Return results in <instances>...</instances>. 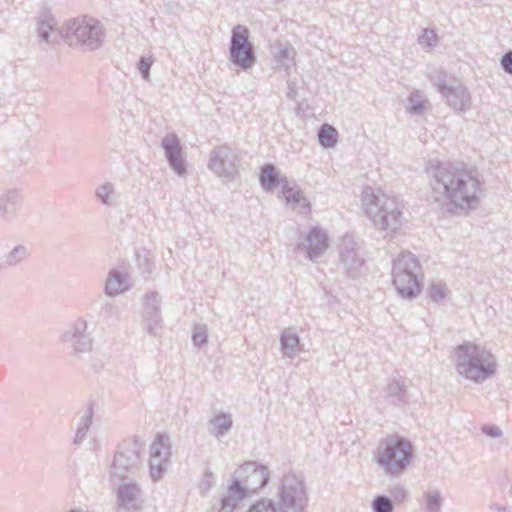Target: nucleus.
<instances>
[{"instance_id": "obj_1", "label": "nucleus", "mask_w": 512, "mask_h": 512, "mask_svg": "<svg viewBox=\"0 0 512 512\" xmlns=\"http://www.w3.org/2000/svg\"><path fill=\"white\" fill-rule=\"evenodd\" d=\"M426 173L436 201L448 202L461 210L477 208L481 182L476 169L463 162L430 161Z\"/></svg>"}, {"instance_id": "obj_2", "label": "nucleus", "mask_w": 512, "mask_h": 512, "mask_svg": "<svg viewBox=\"0 0 512 512\" xmlns=\"http://www.w3.org/2000/svg\"><path fill=\"white\" fill-rule=\"evenodd\" d=\"M362 206L376 228L388 233L400 230L404 206L396 198L367 186L362 191Z\"/></svg>"}, {"instance_id": "obj_3", "label": "nucleus", "mask_w": 512, "mask_h": 512, "mask_svg": "<svg viewBox=\"0 0 512 512\" xmlns=\"http://www.w3.org/2000/svg\"><path fill=\"white\" fill-rule=\"evenodd\" d=\"M455 355L459 375L475 383L486 381L496 372L494 355L482 346L465 342L456 347Z\"/></svg>"}, {"instance_id": "obj_4", "label": "nucleus", "mask_w": 512, "mask_h": 512, "mask_svg": "<svg viewBox=\"0 0 512 512\" xmlns=\"http://www.w3.org/2000/svg\"><path fill=\"white\" fill-rule=\"evenodd\" d=\"M393 285L406 300L416 298L422 289L423 273L417 257L411 252L401 253L392 267Z\"/></svg>"}, {"instance_id": "obj_5", "label": "nucleus", "mask_w": 512, "mask_h": 512, "mask_svg": "<svg viewBox=\"0 0 512 512\" xmlns=\"http://www.w3.org/2000/svg\"><path fill=\"white\" fill-rule=\"evenodd\" d=\"M413 457V446L401 436L387 437L377 449V463L391 477L402 475Z\"/></svg>"}, {"instance_id": "obj_6", "label": "nucleus", "mask_w": 512, "mask_h": 512, "mask_svg": "<svg viewBox=\"0 0 512 512\" xmlns=\"http://www.w3.org/2000/svg\"><path fill=\"white\" fill-rule=\"evenodd\" d=\"M65 39L70 46H79L93 51L102 46L105 30L99 20L84 15L67 23Z\"/></svg>"}, {"instance_id": "obj_7", "label": "nucleus", "mask_w": 512, "mask_h": 512, "mask_svg": "<svg viewBox=\"0 0 512 512\" xmlns=\"http://www.w3.org/2000/svg\"><path fill=\"white\" fill-rule=\"evenodd\" d=\"M281 512H306L308 506V493L304 480L295 474H285L277 488Z\"/></svg>"}, {"instance_id": "obj_8", "label": "nucleus", "mask_w": 512, "mask_h": 512, "mask_svg": "<svg viewBox=\"0 0 512 512\" xmlns=\"http://www.w3.org/2000/svg\"><path fill=\"white\" fill-rule=\"evenodd\" d=\"M256 60L248 28L240 24L234 26L230 38L229 61L239 69L247 71L255 65Z\"/></svg>"}, {"instance_id": "obj_9", "label": "nucleus", "mask_w": 512, "mask_h": 512, "mask_svg": "<svg viewBox=\"0 0 512 512\" xmlns=\"http://www.w3.org/2000/svg\"><path fill=\"white\" fill-rule=\"evenodd\" d=\"M144 444L140 439L125 440L114 455L111 475L126 480L127 474H133L141 464Z\"/></svg>"}, {"instance_id": "obj_10", "label": "nucleus", "mask_w": 512, "mask_h": 512, "mask_svg": "<svg viewBox=\"0 0 512 512\" xmlns=\"http://www.w3.org/2000/svg\"><path fill=\"white\" fill-rule=\"evenodd\" d=\"M239 158L227 145L215 146L209 154V169L226 181H233L238 174Z\"/></svg>"}, {"instance_id": "obj_11", "label": "nucleus", "mask_w": 512, "mask_h": 512, "mask_svg": "<svg viewBox=\"0 0 512 512\" xmlns=\"http://www.w3.org/2000/svg\"><path fill=\"white\" fill-rule=\"evenodd\" d=\"M339 252V268L351 279H357L362 273L365 263L363 257L359 253L357 243L351 236L345 235L338 247Z\"/></svg>"}, {"instance_id": "obj_12", "label": "nucleus", "mask_w": 512, "mask_h": 512, "mask_svg": "<svg viewBox=\"0 0 512 512\" xmlns=\"http://www.w3.org/2000/svg\"><path fill=\"white\" fill-rule=\"evenodd\" d=\"M62 343L69 344L74 354L90 352L93 348L92 332L88 330V322L79 317L60 335Z\"/></svg>"}, {"instance_id": "obj_13", "label": "nucleus", "mask_w": 512, "mask_h": 512, "mask_svg": "<svg viewBox=\"0 0 512 512\" xmlns=\"http://www.w3.org/2000/svg\"><path fill=\"white\" fill-rule=\"evenodd\" d=\"M234 472L252 494L264 488L270 480L268 467L256 461H246Z\"/></svg>"}, {"instance_id": "obj_14", "label": "nucleus", "mask_w": 512, "mask_h": 512, "mask_svg": "<svg viewBox=\"0 0 512 512\" xmlns=\"http://www.w3.org/2000/svg\"><path fill=\"white\" fill-rule=\"evenodd\" d=\"M171 456L169 438L158 434L150 447L149 470L153 481L160 480L165 474Z\"/></svg>"}, {"instance_id": "obj_15", "label": "nucleus", "mask_w": 512, "mask_h": 512, "mask_svg": "<svg viewBox=\"0 0 512 512\" xmlns=\"http://www.w3.org/2000/svg\"><path fill=\"white\" fill-rule=\"evenodd\" d=\"M298 239L300 242L297 249L304 250L306 257L312 262H316L329 246L327 232L318 226H314L308 232L300 234Z\"/></svg>"}, {"instance_id": "obj_16", "label": "nucleus", "mask_w": 512, "mask_h": 512, "mask_svg": "<svg viewBox=\"0 0 512 512\" xmlns=\"http://www.w3.org/2000/svg\"><path fill=\"white\" fill-rule=\"evenodd\" d=\"M160 304L161 298L157 292L150 291L145 294L142 327L151 336H157L163 327Z\"/></svg>"}, {"instance_id": "obj_17", "label": "nucleus", "mask_w": 512, "mask_h": 512, "mask_svg": "<svg viewBox=\"0 0 512 512\" xmlns=\"http://www.w3.org/2000/svg\"><path fill=\"white\" fill-rule=\"evenodd\" d=\"M166 160L170 168L178 175L186 174V164L180 140L175 133L166 134L161 141Z\"/></svg>"}, {"instance_id": "obj_18", "label": "nucleus", "mask_w": 512, "mask_h": 512, "mask_svg": "<svg viewBox=\"0 0 512 512\" xmlns=\"http://www.w3.org/2000/svg\"><path fill=\"white\" fill-rule=\"evenodd\" d=\"M252 494L241 479L232 475L231 484L227 487L226 494L220 500L218 512H233L248 495Z\"/></svg>"}, {"instance_id": "obj_19", "label": "nucleus", "mask_w": 512, "mask_h": 512, "mask_svg": "<svg viewBox=\"0 0 512 512\" xmlns=\"http://www.w3.org/2000/svg\"><path fill=\"white\" fill-rule=\"evenodd\" d=\"M441 95L445 98L447 105L455 111H466L471 107L470 92L465 85L457 80H453V84Z\"/></svg>"}, {"instance_id": "obj_20", "label": "nucleus", "mask_w": 512, "mask_h": 512, "mask_svg": "<svg viewBox=\"0 0 512 512\" xmlns=\"http://www.w3.org/2000/svg\"><path fill=\"white\" fill-rule=\"evenodd\" d=\"M22 195L18 189H7L0 194V218L13 222L21 209Z\"/></svg>"}, {"instance_id": "obj_21", "label": "nucleus", "mask_w": 512, "mask_h": 512, "mask_svg": "<svg viewBox=\"0 0 512 512\" xmlns=\"http://www.w3.org/2000/svg\"><path fill=\"white\" fill-rule=\"evenodd\" d=\"M384 398L395 406H404L409 403V392L406 380L402 377L391 379L384 388Z\"/></svg>"}, {"instance_id": "obj_22", "label": "nucleus", "mask_w": 512, "mask_h": 512, "mask_svg": "<svg viewBox=\"0 0 512 512\" xmlns=\"http://www.w3.org/2000/svg\"><path fill=\"white\" fill-rule=\"evenodd\" d=\"M141 494V489L135 483L126 477L123 483L117 489V503L119 508L126 511L137 509V499Z\"/></svg>"}, {"instance_id": "obj_23", "label": "nucleus", "mask_w": 512, "mask_h": 512, "mask_svg": "<svg viewBox=\"0 0 512 512\" xmlns=\"http://www.w3.org/2000/svg\"><path fill=\"white\" fill-rule=\"evenodd\" d=\"M129 279L130 277L127 273H123L117 269L110 270L105 282V294L113 297L125 293L131 288Z\"/></svg>"}, {"instance_id": "obj_24", "label": "nucleus", "mask_w": 512, "mask_h": 512, "mask_svg": "<svg viewBox=\"0 0 512 512\" xmlns=\"http://www.w3.org/2000/svg\"><path fill=\"white\" fill-rule=\"evenodd\" d=\"M95 197L101 204L108 207H116L120 203V193L111 182L98 185L95 189Z\"/></svg>"}, {"instance_id": "obj_25", "label": "nucleus", "mask_w": 512, "mask_h": 512, "mask_svg": "<svg viewBox=\"0 0 512 512\" xmlns=\"http://www.w3.org/2000/svg\"><path fill=\"white\" fill-rule=\"evenodd\" d=\"M232 416L228 413L220 412L208 422L209 433L218 439L225 436L232 428Z\"/></svg>"}, {"instance_id": "obj_26", "label": "nucleus", "mask_w": 512, "mask_h": 512, "mask_svg": "<svg viewBox=\"0 0 512 512\" xmlns=\"http://www.w3.org/2000/svg\"><path fill=\"white\" fill-rule=\"evenodd\" d=\"M281 350L285 356L293 357L300 350V338L292 329H285L280 337Z\"/></svg>"}, {"instance_id": "obj_27", "label": "nucleus", "mask_w": 512, "mask_h": 512, "mask_svg": "<svg viewBox=\"0 0 512 512\" xmlns=\"http://www.w3.org/2000/svg\"><path fill=\"white\" fill-rule=\"evenodd\" d=\"M282 194L287 204L299 205L302 208H310L309 200L303 195L302 191L295 187H290L286 179L282 182Z\"/></svg>"}, {"instance_id": "obj_28", "label": "nucleus", "mask_w": 512, "mask_h": 512, "mask_svg": "<svg viewBox=\"0 0 512 512\" xmlns=\"http://www.w3.org/2000/svg\"><path fill=\"white\" fill-rule=\"evenodd\" d=\"M260 184L265 190H272L278 184L282 185L283 180H280V175L273 164H265L260 172Z\"/></svg>"}, {"instance_id": "obj_29", "label": "nucleus", "mask_w": 512, "mask_h": 512, "mask_svg": "<svg viewBox=\"0 0 512 512\" xmlns=\"http://www.w3.org/2000/svg\"><path fill=\"white\" fill-rule=\"evenodd\" d=\"M94 410L92 405H89L80 417L79 424L76 430L74 443L81 444L87 437L88 431L92 424Z\"/></svg>"}, {"instance_id": "obj_30", "label": "nucleus", "mask_w": 512, "mask_h": 512, "mask_svg": "<svg viewBox=\"0 0 512 512\" xmlns=\"http://www.w3.org/2000/svg\"><path fill=\"white\" fill-rule=\"evenodd\" d=\"M30 256V251L25 245H17L8 252L1 264L2 267H15Z\"/></svg>"}, {"instance_id": "obj_31", "label": "nucleus", "mask_w": 512, "mask_h": 512, "mask_svg": "<svg viewBox=\"0 0 512 512\" xmlns=\"http://www.w3.org/2000/svg\"><path fill=\"white\" fill-rule=\"evenodd\" d=\"M56 25L57 21L51 13L44 12L40 14L37 21V32L39 37L49 43L50 32L56 27Z\"/></svg>"}, {"instance_id": "obj_32", "label": "nucleus", "mask_w": 512, "mask_h": 512, "mask_svg": "<svg viewBox=\"0 0 512 512\" xmlns=\"http://www.w3.org/2000/svg\"><path fill=\"white\" fill-rule=\"evenodd\" d=\"M318 141L323 148H333L338 141V132L330 124H323L318 130Z\"/></svg>"}, {"instance_id": "obj_33", "label": "nucleus", "mask_w": 512, "mask_h": 512, "mask_svg": "<svg viewBox=\"0 0 512 512\" xmlns=\"http://www.w3.org/2000/svg\"><path fill=\"white\" fill-rule=\"evenodd\" d=\"M427 104L418 91H413L408 97L407 111L412 115H422Z\"/></svg>"}, {"instance_id": "obj_34", "label": "nucleus", "mask_w": 512, "mask_h": 512, "mask_svg": "<svg viewBox=\"0 0 512 512\" xmlns=\"http://www.w3.org/2000/svg\"><path fill=\"white\" fill-rule=\"evenodd\" d=\"M246 512H281V510L273 499L263 497L251 504Z\"/></svg>"}, {"instance_id": "obj_35", "label": "nucleus", "mask_w": 512, "mask_h": 512, "mask_svg": "<svg viewBox=\"0 0 512 512\" xmlns=\"http://www.w3.org/2000/svg\"><path fill=\"white\" fill-rule=\"evenodd\" d=\"M394 507L393 500L387 495L378 494L371 502L373 512H394Z\"/></svg>"}, {"instance_id": "obj_36", "label": "nucleus", "mask_w": 512, "mask_h": 512, "mask_svg": "<svg viewBox=\"0 0 512 512\" xmlns=\"http://www.w3.org/2000/svg\"><path fill=\"white\" fill-rule=\"evenodd\" d=\"M443 504V498L439 490L428 491L425 493L426 512H440Z\"/></svg>"}, {"instance_id": "obj_37", "label": "nucleus", "mask_w": 512, "mask_h": 512, "mask_svg": "<svg viewBox=\"0 0 512 512\" xmlns=\"http://www.w3.org/2000/svg\"><path fill=\"white\" fill-rule=\"evenodd\" d=\"M193 344L197 347H202L208 341V328L205 324H195L192 333Z\"/></svg>"}, {"instance_id": "obj_38", "label": "nucleus", "mask_w": 512, "mask_h": 512, "mask_svg": "<svg viewBox=\"0 0 512 512\" xmlns=\"http://www.w3.org/2000/svg\"><path fill=\"white\" fill-rule=\"evenodd\" d=\"M431 81L433 85L437 88L438 92L443 94L445 90L453 84V81H449L448 74L444 71H438L436 72L432 78Z\"/></svg>"}, {"instance_id": "obj_39", "label": "nucleus", "mask_w": 512, "mask_h": 512, "mask_svg": "<svg viewBox=\"0 0 512 512\" xmlns=\"http://www.w3.org/2000/svg\"><path fill=\"white\" fill-rule=\"evenodd\" d=\"M447 291L448 290H447L445 284L440 283V282L432 283L431 286L429 287V298L433 302L439 303L442 300H444V298L447 295Z\"/></svg>"}, {"instance_id": "obj_40", "label": "nucleus", "mask_w": 512, "mask_h": 512, "mask_svg": "<svg viewBox=\"0 0 512 512\" xmlns=\"http://www.w3.org/2000/svg\"><path fill=\"white\" fill-rule=\"evenodd\" d=\"M295 50L293 47L286 45L281 48L277 54V59L281 65L289 68L294 63Z\"/></svg>"}, {"instance_id": "obj_41", "label": "nucleus", "mask_w": 512, "mask_h": 512, "mask_svg": "<svg viewBox=\"0 0 512 512\" xmlns=\"http://www.w3.org/2000/svg\"><path fill=\"white\" fill-rule=\"evenodd\" d=\"M154 62L153 56H141L137 62V69L139 70L142 78L148 80L150 76V68Z\"/></svg>"}, {"instance_id": "obj_42", "label": "nucleus", "mask_w": 512, "mask_h": 512, "mask_svg": "<svg viewBox=\"0 0 512 512\" xmlns=\"http://www.w3.org/2000/svg\"><path fill=\"white\" fill-rule=\"evenodd\" d=\"M393 500V504H401L407 497L406 489L401 485H394L389 489V496Z\"/></svg>"}, {"instance_id": "obj_43", "label": "nucleus", "mask_w": 512, "mask_h": 512, "mask_svg": "<svg viewBox=\"0 0 512 512\" xmlns=\"http://www.w3.org/2000/svg\"><path fill=\"white\" fill-rule=\"evenodd\" d=\"M437 34L432 29H425L421 36L418 38L420 45L425 47H433L437 44Z\"/></svg>"}, {"instance_id": "obj_44", "label": "nucleus", "mask_w": 512, "mask_h": 512, "mask_svg": "<svg viewBox=\"0 0 512 512\" xmlns=\"http://www.w3.org/2000/svg\"><path fill=\"white\" fill-rule=\"evenodd\" d=\"M480 429L483 434L490 438H500L503 435L502 429L494 424H483Z\"/></svg>"}, {"instance_id": "obj_45", "label": "nucleus", "mask_w": 512, "mask_h": 512, "mask_svg": "<svg viewBox=\"0 0 512 512\" xmlns=\"http://www.w3.org/2000/svg\"><path fill=\"white\" fill-rule=\"evenodd\" d=\"M100 314L104 317H113L118 314V308L112 301H105L101 304Z\"/></svg>"}, {"instance_id": "obj_46", "label": "nucleus", "mask_w": 512, "mask_h": 512, "mask_svg": "<svg viewBox=\"0 0 512 512\" xmlns=\"http://www.w3.org/2000/svg\"><path fill=\"white\" fill-rule=\"evenodd\" d=\"M500 64L505 73L512 75V51L506 52L501 57Z\"/></svg>"}, {"instance_id": "obj_47", "label": "nucleus", "mask_w": 512, "mask_h": 512, "mask_svg": "<svg viewBox=\"0 0 512 512\" xmlns=\"http://www.w3.org/2000/svg\"><path fill=\"white\" fill-rule=\"evenodd\" d=\"M213 478H214L213 473L211 471H209V470H206L204 475H203L202 484H201V487L205 491H208L212 487V485H213Z\"/></svg>"}, {"instance_id": "obj_48", "label": "nucleus", "mask_w": 512, "mask_h": 512, "mask_svg": "<svg viewBox=\"0 0 512 512\" xmlns=\"http://www.w3.org/2000/svg\"><path fill=\"white\" fill-rule=\"evenodd\" d=\"M287 86H288V91L286 93V96H287V98H289L291 100H294L295 97H296L295 83L291 82V81H288L287 82Z\"/></svg>"}, {"instance_id": "obj_49", "label": "nucleus", "mask_w": 512, "mask_h": 512, "mask_svg": "<svg viewBox=\"0 0 512 512\" xmlns=\"http://www.w3.org/2000/svg\"><path fill=\"white\" fill-rule=\"evenodd\" d=\"M489 509L491 511H494V512H507L508 510V507L507 506H502L498 503H492L489 505Z\"/></svg>"}, {"instance_id": "obj_50", "label": "nucleus", "mask_w": 512, "mask_h": 512, "mask_svg": "<svg viewBox=\"0 0 512 512\" xmlns=\"http://www.w3.org/2000/svg\"><path fill=\"white\" fill-rule=\"evenodd\" d=\"M145 263L147 264V270L149 273H151L152 269H151V263L149 262V259L148 258H145Z\"/></svg>"}, {"instance_id": "obj_51", "label": "nucleus", "mask_w": 512, "mask_h": 512, "mask_svg": "<svg viewBox=\"0 0 512 512\" xmlns=\"http://www.w3.org/2000/svg\"><path fill=\"white\" fill-rule=\"evenodd\" d=\"M68 512H82V510L81 509H72V510H70Z\"/></svg>"}]
</instances>
